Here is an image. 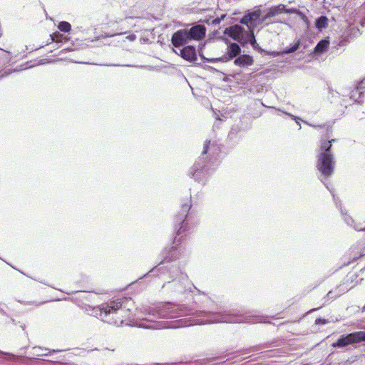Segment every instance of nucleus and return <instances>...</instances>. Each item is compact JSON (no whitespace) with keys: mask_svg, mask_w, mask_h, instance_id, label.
Instances as JSON below:
<instances>
[{"mask_svg":"<svg viewBox=\"0 0 365 365\" xmlns=\"http://www.w3.org/2000/svg\"><path fill=\"white\" fill-rule=\"evenodd\" d=\"M181 220H182L181 217L177 218V220H176V222H180V227H179V229L177 232V235H180L183 232L185 231V226H186L185 221V220H183L181 222Z\"/></svg>","mask_w":365,"mask_h":365,"instance_id":"obj_20","label":"nucleus"},{"mask_svg":"<svg viewBox=\"0 0 365 365\" xmlns=\"http://www.w3.org/2000/svg\"><path fill=\"white\" fill-rule=\"evenodd\" d=\"M58 29L61 31L68 33L71 30V26L67 21H61L58 25Z\"/></svg>","mask_w":365,"mask_h":365,"instance_id":"obj_16","label":"nucleus"},{"mask_svg":"<svg viewBox=\"0 0 365 365\" xmlns=\"http://www.w3.org/2000/svg\"><path fill=\"white\" fill-rule=\"evenodd\" d=\"M51 39L56 42L66 41L68 38L59 32H55L51 36Z\"/></svg>","mask_w":365,"mask_h":365,"instance_id":"obj_17","label":"nucleus"},{"mask_svg":"<svg viewBox=\"0 0 365 365\" xmlns=\"http://www.w3.org/2000/svg\"><path fill=\"white\" fill-rule=\"evenodd\" d=\"M331 132H332L331 127H330V126H327V127L326 128V136H327V138H329V135H330V134H331Z\"/></svg>","mask_w":365,"mask_h":365,"instance_id":"obj_25","label":"nucleus"},{"mask_svg":"<svg viewBox=\"0 0 365 365\" xmlns=\"http://www.w3.org/2000/svg\"><path fill=\"white\" fill-rule=\"evenodd\" d=\"M346 222L348 225L353 227V228L356 231H365V226H364L360 222H356L355 220H354L351 217H348L346 218Z\"/></svg>","mask_w":365,"mask_h":365,"instance_id":"obj_15","label":"nucleus"},{"mask_svg":"<svg viewBox=\"0 0 365 365\" xmlns=\"http://www.w3.org/2000/svg\"><path fill=\"white\" fill-rule=\"evenodd\" d=\"M327 18L326 16H320L316 21V26L318 29L325 28L327 25Z\"/></svg>","mask_w":365,"mask_h":365,"instance_id":"obj_18","label":"nucleus"},{"mask_svg":"<svg viewBox=\"0 0 365 365\" xmlns=\"http://www.w3.org/2000/svg\"><path fill=\"white\" fill-rule=\"evenodd\" d=\"M328 44H329V41H327L326 40H322L316 46L315 51H318V52L324 51L328 46Z\"/></svg>","mask_w":365,"mask_h":365,"instance_id":"obj_19","label":"nucleus"},{"mask_svg":"<svg viewBox=\"0 0 365 365\" xmlns=\"http://www.w3.org/2000/svg\"><path fill=\"white\" fill-rule=\"evenodd\" d=\"M190 41L187 31L186 30H179L172 36L171 41L175 47H180Z\"/></svg>","mask_w":365,"mask_h":365,"instance_id":"obj_6","label":"nucleus"},{"mask_svg":"<svg viewBox=\"0 0 365 365\" xmlns=\"http://www.w3.org/2000/svg\"><path fill=\"white\" fill-rule=\"evenodd\" d=\"M210 140H205V142L204 143L203 150L202 153V155H205L207 153L209 148H210Z\"/></svg>","mask_w":365,"mask_h":365,"instance_id":"obj_23","label":"nucleus"},{"mask_svg":"<svg viewBox=\"0 0 365 365\" xmlns=\"http://www.w3.org/2000/svg\"><path fill=\"white\" fill-rule=\"evenodd\" d=\"M335 161L332 153H320L317 156V168L326 178L330 177L334 172Z\"/></svg>","mask_w":365,"mask_h":365,"instance_id":"obj_2","label":"nucleus"},{"mask_svg":"<svg viewBox=\"0 0 365 365\" xmlns=\"http://www.w3.org/2000/svg\"><path fill=\"white\" fill-rule=\"evenodd\" d=\"M9 63V57L7 54H4L0 56V67H5Z\"/></svg>","mask_w":365,"mask_h":365,"instance_id":"obj_21","label":"nucleus"},{"mask_svg":"<svg viewBox=\"0 0 365 365\" xmlns=\"http://www.w3.org/2000/svg\"><path fill=\"white\" fill-rule=\"evenodd\" d=\"M331 292H331V291H330V292L328 293V294H329H329H331Z\"/></svg>","mask_w":365,"mask_h":365,"instance_id":"obj_29","label":"nucleus"},{"mask_svg":"<svg viewBox=\"0 0 365 365\" xmlns=\"http://www.w3.org/2000/svg\"><path fill=\"white\" fill-rule=\"evenodd\" d=\"M250 43L252 44V46L255 47V44L257 43V41H256V39H255V37L254 35V32L252 29H250Z\"/></svg>","mask_w":365,"mask_h":365,"instance_id":"obj_24","label":"nucleus"},{"mask_svg":"<svg viewBox=\"0 0 365 365\" xmlns=\"http://www.w3.org/2000/svg\"><path fill=\"white\" fill-rule=\"evenodd\" d=\"M336 141V139H331L329 140H322L320 145V150L321 153H331V148L332 146V143Z\"/></svg>","mask_w":365,"mask_h":365,"instance_id":"obj_14","label":"nucleus"},{"mask_svg":"<svg viewBox=\"0 0 365 365\" xmlns=\"http://www.w3.org/2000/svg\"><path fill=\"white\" fill-rule=\"evenodd\" d=\"M364 255H365V247L362 245H356L351 247L346 255L344 257L345 261L344 262V266H347L353 263Z\"/></svg>","mask_w":365,"mask_h":365,"instance_id":"obj_5","label":"nucleus"},{"mask_svg":"<svg viewBox=\"0 0 365 365\" xmlns=\"http://www.w3.org/2000/svg\"><path fill=\"white\" fill-rule=\"evenodd\" d=\"M299 45H300V41H299V40H298L296 43H294V44L292 47H290V48H287L286 51H284V53H289L294 52L295 51H297L299 48Z\"/></svg>","mask_w":365,"mask_h":365,"instance_id":"obj_22","label":"nucleus"},{"mask_svg":"<svg viewBox=\"0 0 365 365\" xmlns=\"http://www.w3.org/2000/svg\"><path fill=\"white\" fill-rule=\"evenodd\" d=\"M244 31L245 29L242 26L239 25H234L227 28L225 33L233 39L239 41L242 36Z\"/></svg>","mask_w":365,"mask_h":365,"instance_id":"obj_10","label":"nucleus"},{"mask_svg":"<svg viewBox=\"0 0 365 365\" xmlns=\"http://www.w3.org/2000/svg\"><path fill=\"white\" fill-rule=\"evenodd\" d=\"M234 63L240 67H247L253 65V57L248 54H243L235 58Z\"/></svg>","mask_w":365,"mask_h":365,"instance_id":"obj_11","label":"nucleus"},{"mask_svg":"<svg viewBox=\"0 0 365 365\" xmlns=\"http://www.w3.org/2000/svg\"><path fill=\"white\" fill-rule=\"evenodd\" d=\"M365 341V331H359L339 338L334 344V346L344 347L349 344Z\"/></svg>","mask_w":365,"mask_h":365,"instance_id":"obj_4","label":"nucleus"},{"mask_svg":"<svg viewBox=\"0 0 365 365\" xmlns=\"http://www.w3.org/2000/svg\"><path fill=\"white\" fill-rule=\"evenodd\" d=\"M315 128H323L324 126H322V125H317V126H315Z\"/></svg>","mask_w":365,"mask_h":365,"instance_id":"obj_28","label":"nucleus"},{"mask_svg":"<svg viewBox=\"0 0 365 365\" xmlns=\"http://www.w3.org/2000/svg\"><path fill=\"white\" fill-rule=\"evenodd\" d=\"M321 323H325V320L321 321Z\"/></svg>","mask_w":365,"mask_h":365,"instance_id":"obj_31","label":"nucleus"},{"mask_svg":"<svg viewBox=\"0 0 365 365\" xmlns=\"http://www.w3.org/2000/svg\"><path fill=\"white\" fill-rule=\"evenodd\" d=\"M133 304L132 300L126 297L111 300L99 307V316L104 322L111 325L127 324L130 322Z\"/></svg>","mask_w":365,"mask_h":365,"instance_id":"obj_1","label":"nucleus"},{"mask_svg":"<svg viewBox=\"0 0 365 365\" xmlns=\"http://www.w3.org/2000/svg\"><path fill=\"white\" fill-rule=\"evenodd\" d=\"M321 323H325V320L321 321Z\"/></svg>","mask_w":365,"mask_h":365,"instance_id":"obj_30","label":"nucleus"},{"mask_svg":"<svg viewBox=\"0 0 365 365\" xmlns=\"http://www.w3.org/2000/svg\"><path fill=\"white\" fill-rule=\"evenodd\" d=\"M190 206L188 205H184L182 206V209H183L184 212H187L190 210Z\"/></svg>","mask_w":365,"mask_h":365,"instance_id":"obj_27","label":"nucleus"},{"mask_svg":"<svg viewBox=\"0 0 365 365\" xmlns=\"http://www.w3.org/2000/svg\"><path fill=\"white\" fill-rule=\"evenodd\" d=\"M225 16H222L221 18H216L212 21V24H219L221 20L224 18Z\"/></svg>","mask_w":365,"mask_h":365,"instance_id":"obj_26","label":"nucleus"},{"mask_svg":"<svg viewBox=\"0 0 365 365\" xmlns=\"http://www.w3.org/2000/svg\"><path fill=\"white\" fill-rule=\"evenodd\" d=\"M180 55L182 58L189 61H193L197 58L195 48L191 46L184 47L180 51Z\"/></svg>","mask_w":365,"mask_h":365,"instance_id":"obj_12","label":"nucleus"},{"mask_svg":"<svg viewBox=\"0 0 365 365\" xmlns=\"http://www.w3.org/2000/svg\"><path fill=\"white\" fill-rule=\"evenodd\" d=\"M261 14L262 12L260 9L255 10L254 11L245 15L242 19L240 23L245 24L247 26L250 28L251 26L259 19Z\"/></svg>","mask_w":365,"mask_h":365,"instance_id":"obj_9","label":"nucleus"},{"mask_svg":"<svg viewBox=\"0 0 365 365\" xmlns=\"http://www.w3.org/2000/svg\"><path fill=\"white\" fill-rule=\"evenodd\" d=\"M288 12L289 10L285 8L284 4H281L277 6H274L269 9L267 14L263 16L262 21H266L267 20L270 19L271 18H273L279 14Z\"/></svg>","mask_w":365,"mask_h":365,"instance_id":"obj_7","label":"nucleus"},{"mask_svg":"<svg viewBox=\"0 0 365 365\" xmlns=\"http://www.w3.org/2000/svg\"><path fill=\"white\" fill-rule=\"evenodd\" d=\"M362 279H359V275L355 271H350L344 277L341 284H340L336 289H339V295L347 292L348 290L356 287Z\"/></svg>","mask_w":365,"mask_h":365,"instance_id":"obj_3","label":"nucleus"},{"mask_svg":"<svg viewBox=\"0 0 365 365\" xmlns=\"http://www.w3.org/2000/svg\"><path fill=\"white\" fill-rule=\"evenodd\" d=\"M240 52L241 48L240 46L236 43H231L227 48V53L225 56V61L230 60L237 56Z\"/></svg>","mask_w":365,"mask_h":365,"instance_id":"obj_13","label":"nucleus"},{"mask_svg":"<svg viewBox=\"0 0 365 365\" xmlns=\"http://www.w3.org/2000/svg\"><path fill=\"white\" fill-rule=\"evenodd\" d=\"M187 34L190 40H200L205 36V28L201 25L194 26L187 31Z\"/></svg>","mask_w":365,"mask_h":365,"instance_id":"obj_8","label":"nucleus"}]
</instances>
